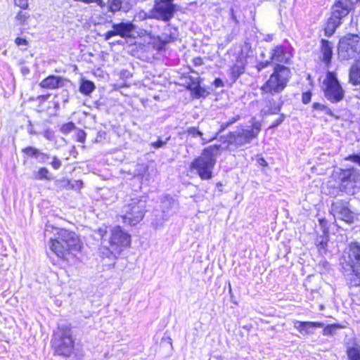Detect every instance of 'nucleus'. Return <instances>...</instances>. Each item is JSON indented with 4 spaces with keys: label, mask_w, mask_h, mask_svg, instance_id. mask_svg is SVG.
<instances>
[{
    "label": "nucleus",
    "mask_w": 360,
    "mask_h": 360,
    "mask_svg": "<svg viewBox=\"0 0 360 360\" xmlns=\"http://www.w3.org/2000/svg\"><path fill=\"white\" fill-rule=\"evenodd\" d=\"M98 232L101 238V254L103 257L115 259L131 244V236L120 226L101 227Z\"/></svg>",
    "instance_id": "f257e3e1"
},
{
    "label": "nucleus",
    "mask_w": 360,
    "mask_h": 360,
    "mask_svg": "<svg viewBox=\"0 0 360 360\" xmlns=\"http://www.w3.org/2000/svg\"><path fill=\"white\" fill-rule=\"evenodd\" d=\"M49 247L57 257L68 261L81 251L82 243L75 232L62 229L58 231L56 238L50 239Z\"/></svg>",
    "instance_id": "f03ea898"
},
{
    "label": "nucleus",
    "mask_w": 360,
    "mask_h": 360,
    "mask_svg": "<svg viewBox=\"0 0 360 360\" xmlns=\"http://www.w3.org/2000/svg\"><path fill=\"white\" fill-rule=\"evenodd\" d=\"M220 149V145H213L205 148L201 155L191 163V169L195 170L202 179H210L212 177V169L217 158L221 154Z\"/></svg>",
    "instance_id": "7ed1b4c3"
},
{
    "label": "nucleus",
    "mask_w": 360,
    "mask_h": 360,
    "mask_svg": "<svg viewBox=\"0 0 360 360\" xmlns=\"http://www.w3.org/2000/svg\"><path fill=\"white\" fill-rule=\"evenodd\" d=\"M52 345L58 355L70 356L74 350L75 342L71 328L67 325L59 326L53 333Z\"/></svg>",
    "instance_id": "20e7f679"
},
{
    "label": "nucleus",
    "mask_w": 360,
    "mask_h": 360,
    "mask_svg": "<svg viewBox=\"0 0 360 360\" xmlns=\"http://www.w3.org/2000/svg\"><path fill=\"white\" fill-rule=\"evenodd\" d=\"M146 207L145 199L139 197L131 198L122 208L121 217L124 224L136 225L143 218Z\"/></svg>",
    "instance_id": "39448f33"
},
{
    "label": "nucleus",
    "mask_w": 360,
    "mask_h": 360,
    "mask_svg": "<svg viewBox=\"0 0 360 360\" xmlns=\"http://www.w3.org/2000/svg\"><path fill=\"white\" fill-rule=\"evenodd\" d=\"M290 77V70L281 65H276L269 79L262 86L263 92L274 95L281 92L285 87Z\"/></svg>",
    "instance_id": "423d86ee"
},
{
    "label": "nucleus",
    "mask_w": 360,
    "mask_h": 360,
    "mask_svg": "<svg viewBox=\"0 0 360 360\" xmlns=\"http://www.w3.org/2000/svg\"><path fill=\"white\" fill-rule=\"evenodd\" d=\"M261 131V124L259 122H254L251 127L246 129L238 128L229 133L227 142L236 148H240L251 143L256 139Z\"/></svg>",
    "instance_id": "0eeeda50"
},
{
    "label": "nucleus",
    "mask_w": 360,
    "mask_h": 360,
    "mask_svg": "<svg viewBox=\"0 0 360 360\" xmlns=\"http://www.w3.org/2000/svg\"><path fill=\"white\" fill-rule=\"evenodd\" d=\"M349 0H339L332 8L331 16L328 20L325 27L327 36H331L336 28L341 24L342 19L347 16L351 9Z\"/></svg>",
    "instance_id": "6e6552de"
},
{
    "label": "nucleus",
    "mask_w": 360,
    "mask_h": 360,
    "mask_svg": "<svg viewBox=\"0 0 360 360\" xmlns=\"http://www.w3.org/2000/svg\"><path fill=\"white\" fill-rule=\"evenodd\" d=\"M360 54V41L358 35L347 34L340 39L338 56L342 60H358Z\"/></svg>",
    "instance_id": "1a4fd4ad"
},
{
    "label": "nucleus",
    "mask_w": 360,
    "mask_h": 360,
    "mask_svg": "<svg viewBox=\"0 0 360 360\" xmlns=\"http://www.w3.org/2000/svg\"><path fill=\"white\" fill-rule=\"evenodd\" d=\"M323 90L325 97L331 103L341 101L345 96V91L340 84L336 75L328 72L323 82Z\"/></svg>",
    "instance_id": "9d476101"
},
{
    "label": "nucleus",
    "mask_w": 360,
    "mask_h": 360,
    "mask_svg": "<svg viewBox=\"0 0 360 360\" xmlns=\"http://www.w3.org/2000/svg\"><path fill=\"white\" fill-rule=\"evenodd\" d=\"M174 0H155L153 8L146 14V18L167 22L174 15L176 8Z\"/></svg>",
    "instance_id": "9b49d317"
},
{
    "label": "nucleus",
    "mask_w": 360,
    "mask_h": 360,
    "mask_svg": "<svg viewBox=\"0 0 360 360\" xmlns=\"http://www.w3.org/2000/svg\"><path fill=\"white\" fill-rule=\"evenodd\" d=\"M349 257L352 264L353 274L350 278L351 286H360V243L350 245Z\"/></svg>",
    "instance_id": "f8f14e48"
},
{
    "label": "nucleus",
    "mask_w": 360,
    "mask_h": 360,
    "mask_svg": "<svg viewBox=\"0 0 360 360\" xmlns=\"http://www.w3.org/2000/svg\"><path fill=\"white\" fill-rule=\"evenodd\" d=\"M330 212L335 219H339L347 223H352L354 220V214L342 202L337 201L332 204Z\"/></svg>",
    "instance_id": "ddd939ff"
},
{
    "label": "nucleus",
    "mask_w": 360,
    "mask_h": 360,
    "mask_svg": "<svg viewBox=\"0 0 360 360\" xmlns=\"http://www.w3.org/2000/svg\"><path fill=\"white\" fill-rule=\"evenodd\" d=\"M112 27L113 30L107 32L104 35L105 40H109L115 35L123 38L127 37L134 29V25L131 22L114 23Z\"/></svg>",
    "instance_id": "4468645a"
},
{
    "label": "nucleus",
    "mask_w": 360,
    "mask_h": 360,
    "mask_svg": "<svg viewBox=\"0 0 360 360\" xmlns=\"http://www.w3.org/2000/svg\"><path fill=\"white\" fill-rule=\"evenodd\" d=\"M323 326L321 322L293 321V327L304 335L313 334L314 328H323Z\"/></svg>",
    "instance_id": "2eb2a0df"
},
{
    "label": "nucleus",
    "mask_w": 360,
    "mask_h": 360,
    "mask_svg": "<svg viewBox=\"0 0 360 360\" xmlns=\"http://www.w3.org/2000/svg\"><path fill=\"white\" fill-rule=\"evenodd\" d=\"M218 133L219 132L217 131H207V133H203L195 127H189L184 131V134H187L188 136H191L193 138L198 136L200 137L202 141V145H205L207 143L215 139L218 135Z\"/></svg>",
    "instance_id": "dca6fc26"
},
{
    "label": "nucleus",
    "mask_w": 360,
    "mask_h": 360,
    "mask_svg": "<svg viewBox=\"0 0 360 360\" xmlns=\"http://www.w3.org/2000/svg\"><path fill=\"white\" fill-rule=\"evenodd\" d=\"M67 82V79L61 77L51 75L43 79L39 86L44 89H55L64 86Z\"/></svg>",
    "instance_id": "f3484780"
},
{
    "label": "nucleus",
    "mask_w": 360,
    "mask_h": 360,
    "mask_svg": "<svg viewBox=\"0 0 360 360\" xmlns=\"http://www.w3.org/2000/svg\"><path fill=\"white\" fill-rule=\"evenodd\" d=\"M246 60L243 56L237 58L236 63L230 68V75L233 82L236 79L245 72Z\"/></svg>",
    "instance_id": "a211bd4d"
},
{
    "label": "nucleus",
    "mask_w": 360,
    "mask_h": 360,
    "mask_svg": "<svg viewBox=\"0 0 360 360\" xmlns=\"http://www.w3.org/2000/svg\"><path fill=\"white\" fill-rule=\"evenodd\" d=\"M265 103L267 107L266 112L269 114H276L281 110V103L278 96H268L265 98Z\"/></svg>",
    "instance_id": "6ab92c4d"
},
{
    "label": "nucleus",
    "mask_w": 360,
    "mask_h": 360,
    "mask_svg": "<svg viewBox=\"0 0 360 360\" xmlns=\"http://www.w3.org/2000/svg\"><path fill=\"white\" fill-rule=\"evenodd\" d=\"M289 58V54L281 46H276L271 50L270 60L272 61L288 63Z\"/></svg>",
    "instance_id": "aec40b11"
},
{
    "label": "nucleus",
    "mask_w": 360,
    "mask_h": 360,
    "mask_svg": "<svg viewBox=\"0 0 360 360\" xmlns=\"http://www.w3.org/2000/svg\"><path fill=\"white\" fill-rule=\"evenodd\" d=\"M176 36L177 30L170 25H167L165 28V32L159 37V39L162 44H168L174 41Z\"/></svg>",
    "instance_id": "412c9836"
},
{
    "label": "nucleus",
    "mask_w": 360,
    "mask_h": 360,
    "mask_svg": "<svg viewBox=\"0 0 360 360\" xmlns=\"http://www.w3.org/2000/svg\"><path fill=\"white\" fill-rule=\"evenodd\" d=\"M321 53L322 60L327 65H329L333 55V46L332 44L328 40H321Z\"/></svg>",
    "instance_id": "4be33fe9"
},
{
    "label": "nucleus",
    "mask_w": 360,
    "mask_h": 360,
    "mask_svg": "<svg viewBox=\"0 0 360 360\" xmlns=\"http://www.w3.org/2000/svg\"><path fill=\"white\" fill-rule=\"evenodd\" d=\"M349 82L353 85L360 84V60H356L349 70Z\"/></svg>",
    "instance_id": "5701e85b"
},
{
    "label": "nucleus",
    "mask_w": 360,
    "mask_h": 360,
    "mask_svg": "<svg viewBox=\"0 0 360 360\" xmlns=\"http://www.w3.org/2000/svg\"><path fill=\"white\" fill-rule=\"evenodd\" d=\"M347 355L349 360H360V345H354L348 347Z\"/></svg>",
    "instance_id": "b1692460"
},
{
    "label": "nucleus",
    "mask_w": 360,
    "mask_h": 360,
    "mask_svg": "<svg viewBox=\"0 0 360 360\" xmlns=\"http://www.w3.org/2000/svg\"><path fill=\"white\" fill-rule=\"evenodd\" d=\"M95 89L94 84L89 80L82 79L79 91L84 95H89Z\"/></svg>",
    "instance_id": "393cba45"
},
{
    "label": "nucleus",
    "mask_w": 360,
    "mask_h": 360,
    "mask_svg": "<svg viewBox=\"0 0 360 360\" xmlns=\"http://www.w3.org/2000/svg\"><path fill=\"white\" fill-rule=\"evenodd\" d=\"M313 108L315 110L322 112L324 114H326V115H330L331 117H335V119H338L339 118L338 116H337V115L333 114L332 110L328 106H326V105H325L323 104H321V103H314L313 104Z\"/></svg>",
    "instance_id": "a878e982"
},
{
    "label": "nucleus",
    "mask_w": 360,
    "mask_h": 360,
    "mask_svg": "<svg viewBox=\"0 0 360 360\" xmlns=\"http://www.w3.org/2000/svg\"><path fill=\"white\" fill-rule=\"evenodd\" d=\"M108 11L111 13H116L122 8V0H108Z\"/></svg>",
    "instance_id": "bb28decb"
},
{
    "label": "nucleus",
    "mask_w": 360,
    "mask_h": 360,
    "mask_svg": "<svg viewBox=\"0 0 360 360\" xmlns=\"http://www.w3.org/2000/svg\"><path fill=\"white\" fill-rule=\"evenodd\" d=\"M35 179H51L49 176V172L46 167L40 168L35 174L34 177Z\"/></svg>",
    "instance_id": "cd10ccee"
},
{
    "label": "nucleus",
    "mask_w": 360,
    "mask_h": 360,
    "mask_svg": "<svg viewBox=\"0 0 360 360\" xmlns=\"http://www.w3.org/2000/svg\"><path fill=\"white\" fill-rule=\"evenodd\" d=\"M22 151L23 153H25L29 157L37 158L38 155L40 154V151L38 149L31 146H28L27 148H23Z\"/></svg>",
    "instance_id": "c85d7f7f"
},
{
    "label": "nucleus",
    "mask_w": 360,
    "mask_h": 360,
    "mask_svg": "<svg viewBox=\"0 0 360 360\" xmlns=\"http://www.w3.org/2000/svg\"><path fill=\"white\" fill-rule=\"evenodd\" d=\"M29 17L30 15L27 12L20 11L15 16V20L18 25H22L26 22Z\"/></svg>",
    "instance_id": "c756f323"
},
{
    "label": "nucleus",
    "mask_w": 360,
    "mask_h": 360,
    "mask_svg": "<svg viewBox=\"0 0 360 360\" xmlns=\"http://www.w3.org/2000/svg\"><path fill=\"white\" fill-rule=\"evenodd\" d=\"M162 203L163 212H165V209L171 208L174 205V200L172 198H171L169 196H165L162 199Z\"/></svg>",
    "instance_id": "7c9ffc66"
},
{
    "label": "nucleus",
    "mask_w": 360,
    "mask_h": 360,
    "mask_svg": "<svg viewBox=\"0 0 360 360\" xmlns=\"http://www.w3.org/2000/svg\"><path fill=\"white\" fill-rule=\"evenodd\" d=\"M75 128V124L72 122H68L66 124H64L61 128L60 131L63 134H67L70 133L71 131H72Z\"/></svg>",
    "instance_id": "2f4dec72"
},
{
    "label": "nucleus",
    "mask_w": 360,
    "mask_h": 360,
    "mask_svg": "<svg viewBox=\"0 0 360 360\" xmlns=\"http://www.w3.org/2000/svg\"><path fill=\"white\" fill-rule=\"evenodd\" d=\"M338 328V326L335 324L333 325H328L326 327H324L323 330V334L324 335H333L334 331Z\"/></svg>",
    "instance_id": "473e14b6"
},
{
    "label": "nucleus",
    "mask_w": 360,
    "mask_h": 360,
    "mask_svg": "<svg viewBox=\"0 0 360 360\" xmlns=\"http://www.w3.org/2000/svg\"><path fill=\"white\" fill-rule=\"evenodd\" d=\"M63 182L65 183V186H66L68 189H73L75 188H79L82 186V181H75V185L72 184L70 181H64Z\"/></svg>",
    "instance_id": "72a5a7b5"
},
{
    "label": "nucleus",
    "mask_w": 360,
    "mask_h": 360,
    "mask_svg": "<svg viewBox=\"0 0 360 360\" xmlns=\"http://www.w3.org/2000/svg\"><path fill=\"white\" fill-rule=\"evenodd\" d=\"M326 245H327V243L323 237H321L320 238L317 239L316 246L320 252L325 251Z\"/></svg>",
    "instance_id": "f704fd0d"
},
{
    "label": "nucleus",
    "mask_w": 360,
    "mask_h": 360,
    "mask_svg": "<svg viewBox=\"0 0 360 360\" xmlns=\"http://www.w3.org/2000/svg\"><path fill=\"white\" fill-rule=\"evenodd\" d=\"M51 165L54 169H58L61 167L62 163L58 158L53 157Z\"/></svg>",
    "instance_id": "c9c22d12"
},
{
    "label": "nucleus",
    "mask_w": 360,
    "mask_h": 360,
    "mask_svg": "<svg viewBox=\"0 0 360 360\" xmlns=\"http://www.w3.org/2000/svg\"><path fill=\"white\" fill-rule=\"evenodd\" d=\"M169 138L167 139L166 141L158 140L151 143V146L155 148H159L164 146Z\"/></svg>",
    "instance_id": "e433bc0d"
},
{
    "label": "nucleus",
    "mask_w": 360,
    "mask_h": 360,
    "mask_svg": "<svg viewBox=\"0 0 360 360\" xmlns=\"http://www.w3.org/2000/svg\"><path fill=\"white\" fill-rule=\"evenodd\" d=\"M15 4L21 8L25 9L28 6V0H15Z\"/></svg>",
    "instance_id": "4c0bfd02"
},
{
    "label": "nucleus",
    "mask_w": 360,
    "mask_h": 360,
    "mask_svg": "<svg viewBox=\"0 0 360 360\" xmlns=\"http://www.w3.org/2000/svg\"><path fill=\"white\" fill-rule=\"evenodd\" d=\"M272 60H266V61H262V62H259L257 65H256V68L257 69V70L259 72L261 71L262 69L265 68L266 67H267L271 62Z\"/></svg>",
    "instance_id": "58836bf2"
},
{
    "label": "nucleus",
    "mask_w": 360,
    "mask_h": 360,
    "mask_svg": "<svg viewBox=\"0 0 360 360\" xmlns=\"http://www.w3.org/2000/svg\"><path fill=\"white\" fill-rule=\"evenodd\" d=\"M346 160H350L354 163H356L360 166V155H349L346 158Z\"/></svg>",
    "instance_id": "ea45409f"
},
{
    "label": "nucleus",
    "mask_w": 360,
    "mask_h": 360,
    "mask_svg": "<svg viewBox=\"0 0 360 360\" xmlns=\"http://www.w3.org/2000/svg\"><path fill=\"white\" fill-rule=\"evenodd\" d=\"M15 42L18 46H25L27 45V41L25 39L17 37L15 40Z\"/></svg>",
    "instance_id": "a19ab883"
},
{
    "label": "nucleus",
    "mask_w": 360,
    "mask_h": 360,
    "mask_svg": "<svg viewBox=\"0 0 360 360\" xmlns=\"http://www.w3.org/2000/svg\"><path fill=\"white\" fill-rule=\"evenodd\" d=\"M239 118H240L239 115H236V117H232L226 124H223L222 127L226 128V127H229V125H231V124L235 123L236 121H238L239 120Z\"/></svg>",
    "instance_id": "79ce46f5"
},
{
    "label": "nucleus",
    "mask_w": 360,
    "mask_h": 360,
    "mask_svg": "<svg viewBox=\"0 0 360 360\" xmlns=\"http://www.w3.org/2000/svg\"><path fill=\"white\" fill-rule=\"evenodd\" d=\"M37 158H38L39 162L44 163L46 162V160L49 158V156L46 153L40 152V154L38 155Z\"/></svg>",
    "instance_id": "37998d69"
},
{
    "label": "nucleus",
    "mask_w": 360,
    "mask_h": 360,
    "mask_svg": "<svg viewBox=\"0 0 360 360\" xmlns=\"http://www.w3.org/2000/svg\"><path fill=\"white\" fill-rule=\"evenodd\" d=\"M311 98V94L310 92H306L302 94V102L305 104L309 103Z\"/></svg>",
    "instance_id": "c03bdc74"
},
{
    "label": "nucleus",
    "mask_w": 360,
    "mask_h": 360,
    "mask_svg": "<svg viewBox=\"0 0 360 360\" xmlns=\"http://www.w3.org/2000/svg\"><path fill=\"white\" fill-rule=\"evenodd\" d=\"M85 136H86V134L84 131H82V130L79 131L77 133V141L81 143H84L85 141Z\"/></svg>",
    "instance_id": "a18cd8bd"
},
{
    "label": "nucleus",
    "mask_w": 360,
    "mask_h": 360,
    "mask_svg": "<svg viewBox=\"0 0 360 360\" xmlns=\"http://www.w3.org/2000/svg\"><path fill=\"white\" fill-rule=\"evenodd\" d=\"M284 120V115H281V117L275 120L273 124H272V126L271 127H276L277 126H278L280 124H281Z\"/></svg>",
    "instance_id": "49530a36"
},
{
    "label": "nucleus",
    "mask_w": 360,
    "mask_h": 360,
    "mask_svg": "<svg viewBox=\"0 0 360 360\" xmlns=\"http://www.w3.org/2000/svg\"><path fill=\"white\" fill-rule=\"evenodd\" d=\"M193 63L195 64V65H200L202 64V60L201 58H195L193 59Z\"/></svg>",
    "instance_id": "de8ad7c7"
},
{
    "label": "nucleus",
    "mask_w": 360,
    "mask_h": 360,
    "mask_svg": "<svg viewBox=\"0 0 360 360\" xmlns=\"http://www.w3.org/2000/svg\"><path fill=\"white\" fill-rule=\"evenodd\" d=\"M258 162L260 165H262V166L266 165V162L264 158L259 159Z\"/></svg>",
    "instance_id": "09e8293b"
},
{
    "label": "nucleus",
    "mask_w": 360,
    "mask_h": 360,
    "mask_svg": "<svg viewBox=\"0 0 360 360\" xmlns=\"http://www.w3.org/2000/svg\"><path fill=\"white\" fill-rule=\"evenodd\" d=\"M44 137L47 139H51L50 133L49 131H46L44 134Z\"/></svg>",
    "instance_id": "8fccbe9b"
},
{
    "label": "nucleus",
    "mask_w": 360,
    "mask_h": 360,
    "mask_svg": "<svg viewBox=\"0 0 360 360\" xmlns=\"http://www.w3.org/2000/svg\"><path fill=\"white\" fill-rule=\"evenodd\" d=\"M215 84L217 86H219L220 84H221V81L219 79L215 80Z\"/></svg>",
    "instance_id": "3c124183"
},
{
    "label": "nucleus",
    "mask_w": 360,
    "mask_h": 360,
    "mask_svg": "<svg viewBox=\"0 0 360 360\" xmlns=\"http://www.w3.org/2000/svg\"><path fill=\"white\" fill-rule=\"evenodd\" d=\"M22 71H23V72L25 73V72H28V70H27V69H25H25H22Z\"/></svg>",
    "instance_id": "603ef678"
}]
</instances>
